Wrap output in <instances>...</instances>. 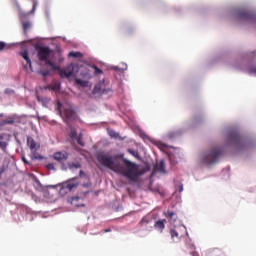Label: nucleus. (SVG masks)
Wrapping results in <instances>:
<instances>
[{
	"label": "nucleus",
	"mask_w": 256,
	"mask_h": 256,
	"mask_svg": "<svg viewBox=\"0 0 256 256\" xmlns=\"http://www.w3.org/2000/svg\"><path fill=\"white\" fill-rule=\"evenodd\" d=\"M1 177H3V174H0V179H1Z\"/></svg>",
	"instance_id": "obj_38"
},
{
	"label": "nucleus",
	"mask_w": 256,
	"mask_h": 256,
	"mask_svg": "<svg viewBox=\"0 0 256 256\" xmlns=\"http://www.w3.org/2000/svg\"><path fill=\"white\" fill-rule=\"evenodd\" d=\"M22 161L23 163H25V165H29V161L27 160V158H25V156H22Z\"/></svg>",
	"instance_id": "obj_31"
},
{
	"label": "nucleus",
	"mask_w": 256,
	"mask_h": 256,
	"mask_svg": "<svg viewBox=\"0 0 256 256\" xmlns=\"http://www.w3.org/2000/svg\"><path fill=\"white\" fill-rule=\"evenodd\" d=\"M70 203L74 207H85V204H83V199L79 196L72 197Z\"/></svg>",
	"instance_id": "obj_11"
},
{
	"label": "nucleus",
	"mask_w": 256,
	"mask_h": 256,
	"mask_svg": "<svg viewBox=\"0 0 256 256\" xmlns=\"http://www.w3.org/2000/svg\"><path fill=\"white\" fill-rule=\"evenodd\" d=\"M75 167H76V168H78V167H79V165H75Z\"/></svg>",
	"instance_id": "obj_39"
},
{
	"label": "nucleus",
	"mask_w": 256,
	"mask_h": 256,
	"mask_svg": "<svg viewBox=\"0 0 256 256\" xmlns=\"http://www.w3.org/2000/svg\"><path fill=\"white\" fill-rule=\"evenodd\" d=\"M33 155H32V159H43V156H41L39 153H37L36 151H32Z\"/></svg>",
	"instance_id": "obj_28"
},
{
	"label": "nucleus",
	"mask_w": 256,
	"mask_h": 256,
	"mask_svg": "<svg viewBox=\"0 0 256 256\" xmlns=\"http://www.w3.org/2000/svg\"><path fill=\"white\" fill-rule=\"evenodd\" d=\"M149 223H151V220H149V218L147 217H143L139 223H138V227L142 228V229H147V225H149Z\"/></svg>",
	"instance_id": "obj_17"
},
{
	"label": "nucleus",
	"mask_w": 256,
	"mask_h": 256,
	"mask_svg": "<svg viewBox=\"0 0 256 256\" xmlns=\"http://www.w3.org/2000/svg\"><path fill=\"white\" fill-rule=\"evenodd\" d=\"M8 135L5 133L0 134V149L5 153L7 151V146L9 143L7 142Z\"/></svg>",
	"instance_id": "obj_9"
},
{
	"label": "nucleus",
	"mask_w": 256,
	"mask_h": 256,
	"mask_svg": "<svg viewBox=\"0 0 256 256\" xmlns=\"http://www.w3.org/2000/svg\"><path fill=\"white\" fill-rule=\"evenodd\" d=\"M0 117H3V114H0Z\"/></svg>",
	"instance_id": "obj_40"
},
{
	"label": "nucleus",
	"mask_w": 256,
	"mask_h": 256,
	"mask_svg": "<svg viewBox=\"0 0 256 256\" xmlns=\"http://www.w3.org/2000/svg\"><path fill=\"white\" fill-rule=\"evenodd\" d=\"M77 187H79V181H77L76 178H72L60 184L59 194L65 197V195H68V193H71V191L77 189Z\"/></svg>",
	"instance_id": "obj_5"
},
{
	"label": "nucleus",
	"mask_w": 256,
	"mask_h": 256,
	"mask_svg": "<svg viewBox=\"0 0 256 256\" xmlns=\"http://www.w3.org/2000/svg\"><path fill=\"white\" fill-rule=\"evenodd\" d=\"M52 167H53V164L48 165V169H52Z\"/></svg>",
	"instance_id": "obj_36"
},
{
	"label": "nucleus",
	"mask_w": 256,
	"mask_h": 256,
	"mask_svg": "<svg viewBox=\"0 0 256 256\" xmlns=\"http://www.w3.org/2000/svg\"><path fill=\"white\" fill-rule=\"evenodd\" d=\"M128 153H130V155H133V157H136V158L139 157V151L137 150L128 149Z\"/></svg>",
	"instance_id": "obj_26"
},
{
	"label": "nucleus",
	"mask_w": 256,
	"mask_h": 256,
	"mask_svg": "<svg viewBox=\"0 0 256 256\" xmlns=\"http://www.w3.org/2000/svg\"><path fill=\"white\" fill-rule=\"evenodd\" d=\"M230 140L232 141V143H234L235 145H239V143H241V141H243V139L241 138V136H239V134H230Z\"/></svg>",
	"instance_id": "obj_16"
},
{
	"label": "nucleus",
	"mask_w": 256,
	"mask_h": 256,
	"mask_svg": "<svg viewBox=\"0 0 256 256\" xmlns=\"http://www.w3.org/2000/svg\"><path fill=\"white\" fill-rule=\"evenodd\" d=\"M157 171H160V173H165V162L160 161V163L155 167Z\"/></svg>",
	"instance_id": "obj_19"
},
{
	"label": "nucleus",
	"mask_w": 256,
	"mask_h": 256,
	"mask_svg": "<svg viewBox=\"0 0 256 256\" xmlns=\"http://www.w3.org/2000/svg\"><path fill=\"white\" fill-rule=\"evenodd\" d=\"M181 191H183V186H180V193H181Z\"/></svg>",
	"instance_id": "obj_37"
},
{
	"label": "nucleus",
	"mask_w": 256,
	"mask_h": 256,
	"mask_svg": "<svg viewBox=\"0 0 256 256\" xmlns=\"http://www.w3.org/2000/svg\"><path fill=\"white\" fill-rule=\"evenodd\" d=\"M221 155H223V149L219 147L213 148L209 153L203 155L202 161L205 165H215Z\"/></svg>",
	"instance_id": "obj_4"
},
{
	"label": "nucleus",
	"mask_w": 256,
	"mask_h": 256,
	"mask_svg": "<svg viewBox=\"0 0 256 256\" xmlns=\"http://www.w3.org/2000/svg\"><path fill=\"white\" fill-rule=\"evenodd\" d=\"M165 217L169 219L170 223H175L177 221V214L173 211H167L164 213Z\"/></svg>",
	"instance_id": "obj_14"
},
{
	"label": "nucleus",
	"mask_w": 256,
	"mask_h": 256,
	"mask_svg": "<svg viewBox=\"0 0 256 256\" xmlns=\"http://www.w3.org/2000/svg\"><path fill=\"white\" fill-rule=\"evenodd\" d=\"M95 74L96 75H101L103 73V70H101L99 67L94 66Z\"/></svg>",
	"instance_id": "obj_29"
},
{
	"label": "nucleus",
	"mask_w": 256,
	"mask_h": 256,
	"mask_svg": "<svg viewBox=\"0 0 256 256\" xmlns=\"http://www.w3.org/2000/svg\"><path fill=\"white\" fill-rule=\"evenodd\" d=\"M22 26H23L25 35H27V30L31 28V22H23Z\"/></svg>",
	"instance_id": "obj_24"
},
{
	"label": "nucleus",
	"mask_w": 256,
	"mask_h": 256,
	"mask_svg": "<svg viewBox=\"0 0 256 256\" xmlns=\"http://www.w3.org/2000/svg\"><path fill=\"white\" fill-rule=\"evenodd\" d=\"M69 57H74L75 59H79L83 57V54L81 52H70Z\"/></svg>",
	"instance_id": "obj_23"
},
{
	"label": "nucleus",
	"mask_w": 256,
	"mask_h": 256,
	"mask_svg": "<svg viewBox=\"0 0 256 256\" xmlns=\"http://www.w3.org/2000/svg\"><path fill=\"white\" fill-rule=\"evenodd\" d=\"M96 159L102 167H106L114 173L122 175L125 179H128V181H132L133 183H137L139 177L144 173L139 164L124 158L123 154L107 156L105 153H100L96 156Z\"/></svg>",
	"instance_id": "obj_1"
},
{
	"label": "nucleus",
	"mask_w": 256,
	"mask_h": 256,
	"mask_svg": "<svg viewBox=\"0 0 256 256\" xmlns=\"http://www.w3.org/2000/svg\"><path fill=\"white\" fill-rule=\"evenodd\" d=\"M43 61L45 62V65L51 67L53 71H59L60 77H66V79H69V77H75V65L70 64L65 69H59V67H57L55 63L51 62L49 58H46V60Z\"/></svg>",
	"instance_id": "obj_3"
},
{
	"label": "nucleus",
	"mask_w": 256,
	"mask_h": 256,
	"mask_svg": "<svg viewBox=\"0 0 256 256\" xmlns=\"http://www.w3.org/2000/svg\"><path fill=\"white\" fill-rule=\"evenodd\" d=\"M15 123V120H2L0 122V127H5V125H13Z\"/></svg>",
	"instance_id": "obj_22"
},
{
	"label": "nucleus",
	"mask_w": 256,
	"mask_h": 256,
	"mask_svg": "<svg viewBox=\"0 0 256 256\" xmlns=\"http://www.w3.org/2000/svg\"><path fill=\"white\" fill-rule=\"evenodd\" d=\"M75 82L77 83V85H81V87H85V85H87V82H85L79 78H76Z\"/></svg>",
	"instance_id": "obj_27"
},
{
	"label": "nucleus",
	"mask_w": 256,
	"mask_h": 256,
	"mask_svg": "<svg viewBox=\"0 0 256 256\" xmlns=\"http://www.w3.org/2000/svg\"><path fill=\"white\" fill-rule=\"evenodd\" d=\"M238 15L240 19H244V21H253V19H255V15L247 10L240 11Z\"/></svg>",
	"instance_id": "obj_7"
},
{
	"label": "nucleus",
	"mask_w": 256,
	"mask_h": 256,
	"mask_svg": "<svg viewBox=\"0 0 256 256\" xmlns=\"http://www.w3.org/2000/svg\"><path fill=\"white\" fill-rule=\"evenodd\" d=\"M93 93H99L103 95V93H105V90H102L100 85H96L93 89Z\"/></svg>",
	"instance_id": "obj_25"
},
{
	"label": "nucleus",
	"mask_w": 256,
	"mask_h": 256,
	"mask_svg": "<svg viewBox=\"0 0 256 256\" xmlns=\"http://www.w3.org/2000/svg\"><path fill=\"white\" fill-rule=\"evenodd\" d=\"M83 175H85V172H83V170H80L79 176H80V177H83Z\"/></svg>",
	"instance_id": "obj_33"
},
{
	"label": "nucleus",
	"mask_w": 256,
	"mask_h": 256,
	"mask_svg": "<svg viewBox=\"0 0 256 256\" xmlns=\"http://www.w3.org/2000/svg\"><path fill=\"white\" fill-rule=\"evenodd\" d=\"M83 187H91V183H86V184H83Z\"/></svg>",
	"instance_id": "obj_34"
},
{
	"label": "nucleus",
	"mask_w": 256,
	"mask_h": 256,
	"mask_svg": "<svg viewBox=\"0 0 256 256\" xmlns=\"http://www.w3.org/2000/svg\"><path fill=\"white\" fill-rule=\"evenodd\" d=\"M61 107L63 105L61 102H57V111L59 112L60 117H62L63 121L70 127V133L69 137L72 139V141H76L78 145L81 147H85V142H83V135L77 134V130L75 128L71 127V123L73 121L77 120V113H75V110L71 106H64L63 110H61Z\"/></svg>",
	"instance_id": "obj_2"
},
{
	"label": "nucleus",
	"mask_w": 256,
	"mask_h": 256,
	"mask_svg": "<svg viewBox=\"0 0 256 256\" xmlns=\"http://www.w3.org/2000/svg\"><path fill=\"white\" fill-rule=\"evenodd\" d=\"M170 235H171V239L174 243L179 241V239H181V237H183V235H181V233H179V228L170 229Z\"/></svg>",
	"instance_id": "obj_10"
},
{
	"label": "nucleus",
	"mask_w": 256,
	"mask_h": 256,
	"mask_svg": "<svg viewBox=\"0 0 256 256\" xmlns=\"http://www.w3.org/2000/svg\"><path fill=\"white\" fill-rule=\"evenodd\" d=\"M49 70H42V71H40V74L43 76V77H48V75H49Z\"/></svg>",
	"instance_id": "obj_30"
},
{
	"label": "nucleus",
	"mask_w": 256,
	"mask_h": 256,
	"mask_svg": "<svg viewBox=\"0 0 256 256\" xmlns=\"http://www.w3.org/2000/svg\"><path fill=\"white\" fill-rule=\"evenodd\" d=\"M7 49H11V45L0 41V51H7Z\"/></svg>",
	"instance_id": "obj_20"
},
{
	"label": "nucleus",
	"mask_w": 256,
	"mask_h": 256,
	"mask_svg": "<svg viewBox=\"0 0 256 256\" xmlns=\"http://www.w3.org/2000/svg\"><path fill=\"white\" fill-rule=\"evenodd\" d=\"M108 135L109 137H111L112 139H117V137H119V133H117L115 130L113 129H108Z\"/></svg>",
	"instance_id": "obj_21"
},
{
	"label": "nucleus",
	"mask_w": 256,
	"mask_h": 256,
	"mask_svg": "<svg viewBox=\"0 0 256 256\" xmlns=\"http://www.w3.org/2000/svg\"><path fill=\"white\" fill-rule=\"evenodd\" d=\"M3 173H5V165H2V166L0 167V174L3 175Z\"/></svg>",
	"instance_id": "obj_32"
},
{
	"label": "nucleus",
	"mask_w": 256,
	"mask_h": 256,
	"mask_svg": "<svg viewBox=\"0 0 256 256\" xmlns=\"http://www.w3.org/2000/svg\"><path fill=\"white\" fill-rule=\"evenodd\" d=\"M39 61H45L51 57V49L47 46H36Z\"/></svg>",
	"instance_id": "obj_6"
},
{
	"label": "nucleus",
	"mask_w": 256,
	"mask_h": 256,
	"mask_svg": "<svg viewBox=\"0 0 256 256\" xmlns=\"http://www.w3.org/2000/svg\"><path fill=\"white\" fill-rule=\"evenodd\" d=\"M165 223H167L166 219L158 220L154 224V228H156L160 233H163L165 231Z\"/></svg>",
	"instance_id": "obj_12"
},
{
	"label": "nucleus",
	"mask_w": 256,
	"mask_h": 256,
	"mask_svg": "<svg viewBox=\"0 0 256 256\" xmlns=\"http://www.w3.org/2000/svg\"><path fill=\"white\" fill-rule=\"evenodd\" d=\"M27 145H28L30 151H39L40 145L37 144L35 139H33L31 136L27 137Z\"/></svg>",
	"instance_id": "obj_8"
},
{
	"label": "nucleus",
	"mask_w": 256,
	"mask_h": 256,
	"mask_svg": "<svg viewBox=\"0 0 256 256\" xmlns=\"http://www.w3.org/2000/svg\"><path fill=\"white\" fill-rule=\"evenodd\" d=\"M54 159L56 161H59V163H63V161H67V154H64L62 152H56L54 154Z\"/></svg>",
	"instance_id": "obj_15"
},
{
	"label": "nucleus",
	"mask_w": 256,
	"mask_h": 256,
	"mask_svg": "<svg viewBox=\"0 0 256 256\" xmlns=\"http://www.w3.org/2000/svg\"><path fill=\"white\" fill-rule=\"evenodd\" d=\"M21 57L23 58L24 61H26L27 65H29L30 69H33V66L31 64V58H29V51L24 50L20 52Z\"/></svg>",
	"instance_id": "obj_13"
},
{
	"label": "nucleus",
	"mask_w": 256,
	"mask_h": 256,
	"mask_svg": "<svg viewBox=\"0 0 256 256\" xmlns=\"http://www.w3.org/2000/svg\"><path fill=\"white\" fill-rule=\"evenodd\" d=\"M36 9H37V2H33V7H32L31 12H22V13H20V19H23L25 17H29V15H31V13H35Z\"/></svg>",
	"instance_id": "obj_18"
},
{
	"label": "nucleus",
	"mask_w": 256,
	"mask_h": 256,
	"mask_svg": "<svg viewBox=\"0 0 256 256\" xmlns=\"http://www.w3.org/2000/svg\"><path fill=\"white\" fill-rule=\"evenodd\" d=\"M103 233H111V229H105Z\"/></svg>",
	"instance_id": "obj_35"
}]
</instances>
